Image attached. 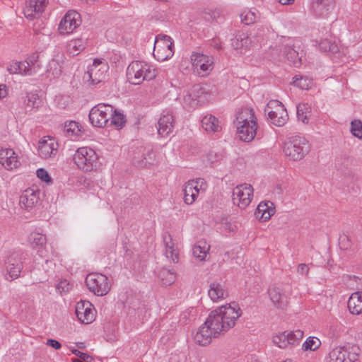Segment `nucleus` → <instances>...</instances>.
Segmentation results:
<instances>
[{
    "mask_svg": "<svg viewBox=\"0 0 362 362\" xmlns=\"http://www.w3.org/2000/svg\"><path fill=\"white\" fill-rule=\"evenodd\" d=\"M70 350L73 354H74L75 356L80 358L79 360H81L84 362L94 361V358L86 353L81 352L76 349L70 348Z\"/></svg>",
    "mask_w": 362,
    "mask_h": 362,
    "instance_id": "nucleus-50",
    "label": "nucleus"
},
{
    "mask_svg": "<svg viewBox=\"0 0 362 362\" xmlns=\"http://www.w3.org/2000/svg\"><path fill=\"white\" fill-rule=\"evenodd\" d=\"M336 0H310V9L317 17L326 18L334 10Z\"/></svg>",
    "mask_w": 362,
    "mask_h": 362,
    "instance_id": "nucleus-15",
    "label": "nucleus"
},
{
    "mask_svg": "<svg viewBox=\"0 0 362 362\" xmlns=\"http://www.w3.org/2000/svg\"><path fill=\"white\" fill-rule=\"evenodd\" d=\"M38 55L34 54L32 56H30L25 62H30V66L35 68V72L37 71L36 69V62H37Z\"/></svg>",
    "mask_w": 362,
    "mask_h": 362,
    "instance_id": "nucleus-60",
    "label": "nucleus"
},
{
    "mask_svg": "<svg viewBox=\"0 0 362 362\" xmlns=\"http://www.w3.org/2000/svg\"><path fill=\"white\" fill-rule=\"evenodd\" d=\"M157 70L153 66L141 61L132 62L127 67V76L130 83L139 85L144 81L154 79Z\"/></svg>",
    "mask_w": 362,
    "mask_h": 362,
    "instance_id": "nucleus-3",
    "label": "nucleus"
},
{
    "mask_svg": "<svg viewBox=\"0 0 362 362\" xmlns=\"http://www.w3.org/2000/svg\"><path fill=\"white\" fill-rule=\"evenodd\" d=\"M208 295L214 302L225 298L228 296L225 284L217 281H213L210 284Z\"/></svg>",
    "mask_w": 362,
    "mask_h": 362,
    "instance_id": "nucleus-23",
    "label": "nucleus"
},
{
    "mask_svg": "<svg viewBox=\"0 0 362 362\" xmlns=\"http://www.w3.org/2000/svg\"><path fill=\"white\" fill-rule=\"evenodd\" d=\"M11 155H15V152L11 148H1L0 149V163L2 165L5 163L6 158L11 156Z\"/></svg>",
    "mask_w": 362,
    "mask_h": 362,
    "instance_id": "nucleus-54",
    "label": "nucleus"
},
{
    "mask_svg": "<svg viewBox=\"0 0 362 362\" xmlns=\"http://www.w3.org/2000/svg\"><path fill=\"white\" fill-rule=\"evenodd\" d=\"M279 47L281 52L280 56L286 58L294 66L300 65V57L298 52L294 49L291 40L284 39V42L279 45Z\"/></svg>",
    "mask_w": 362,
    "mask_h": 362,
    "instance_id": "nucleus-16",
    "label": "nucleus"
},
{
    "mask_svg": "<svg viewBox=\"0 0 362 362\" xmlns=\"http://www.w3.org/2000/svg\"><path fill=\"white\" fill-rule=\"evenodd\" d=\"M191 61L194 69L202 76L209 74L214 68L213 58L199 52H193Z\"/></svg>",
    "mask_w": 362,
    "mask_h": 362,
    "instance_id": "nucleus-13",
    "label": "nucleus"
},
{
    "mask_svg": "<svg viewBox=\"0 0 362 362\" xmlns=\"http://www.w3.org/2000/svg\"><path fill=\"white\" fill-rule=\"evenodd\" d=\"M163 243L165 247V256L173 262H178V252L175 247L171 235L169 233H165L163 235Z\"/></svg>",
    "mask_w": 362,
    "mask_h": 362,
    "instance_id": "nucleus-28",
    "label": "nucleus"
},
{
    "mask_svg": "<svg viewBox=\"0 0 362 362\" xmlns=\"http://www.w3.org/2000/svg\"><path fill=\"white\" fill-rule=\"evenodd\" d=\"M339 351L341 353L342 362H356L361 354V349L357 345L348 344L339 346Z\"/></svg>",
    "mask_w": 362,
    "mask_h": 362,
    "instance_id": "nucleus-24",
    "label": "nucleus"
},
{
    "mask_svg": "<svg viewBox=\"0 0 362 362\" xmlns=\"http://www.w3.org/2000/svg\"><path fill=\"white\" fill-rule=\"evenodd\" d=\"M37 252L40 256L42 257H47V250L42 247H40L39 250H37Z\"/></svg>",
    "mask_w": 362,
    "mask_h": 362,
    "instance_id": "nucleus-63",
    "label": "nucleus"
},
{
    "mask_svg": "<svg viewBox=\"0 0 362 362\" xmlns=\"http://www.w3.org/2000/svg\"><path fill=\"white\" fill-rule=\"evenodd\" d=\"M235 125L239 139L244 142L252 141L258 128L254 110L248 107L242 109L237 115Z\"/></svg>",
    "mask_w": 362,
    "mask_h": 362,
    "instance_id": "nucleus-2",
    "label": "nucleus"
},
{
    "mask_svg": "<svg viewBox=\"0 0 362 362\" xmlns=\"http://www.w3.org/2000/svg\"><path fill=\"white\" fill-rule=\"evenodd\" d=\"M253 188L250 185H238L233 190L232 199L234 204L240 209H245L251 202Z\"/></svg>",
    "mask_w": 362,
    "mask_h": 362,
    "instance_id": "nucleus-10",
    "label": "nucleus"
},
{
    "mask_svg": "<svg viewBox=\"0 0 362 362\" xmlns=\"http://www.w3.org/2000/svg\"><path fill=\"white\" fill-rule=\"evenodd\" d=\"M275 213V207L270 201L262 202L257 206L255 215L263 221L269 220Z\"/></svg>",
    "mask_w": 362,
    "mask_h": 362,
    "instance_id": "nucleus-26",
    "label": "nucleus"
},
{
    "mask_svg": "<svg viewBox=\"0 0 362 362\" xmlns=\"http://www.w3.org/2000/svg\"><path fill=\"white\" fill-rule=\"evenodd\" d=\"M204 93V89L198 84L193 86L189 89L185 90L183 104L188 107H194L198 103V98Z\"/></svg>",
    "mask_w": 362,
    "mask_h": 362,
    "instance_id": "nucleus-22",
    "label": "nucleus"
},
{
    "mask_svg": "<svg viewBox=\"0 0 362 362\" xmlns=\"http://www.w3.org/2000/svg\"><path fill=\"white\" fill-rule=\"evenodd\" d=\"M297 272H298V274H300L301 275L308 276V272H309V267L305 264H300L298 266Z\"/></svg>",
    "mask_w": 362,
    "mask_h": 362,
    "instance_id": "nucleus-59",
    "label": "nucleus"
},
{
    "mask_svg": "<svg viewBox=\"0 0 362 362\" xmlns=\"http://www.w3.org/2000/svg\"><path fill=\"white\" fill-rule=\"evenodd\" d=\"M158 133L163 137L169 135L174 128V116L171 110H165L163 112L158 120Z\"/></svg>",
    "mask_w": 362,
    "mask_h": 362,
    "instance_id": "nucleus-18",
    "label": "nucleus"
},
{
    "mask_svg": "<svg viewBox=\"0 0 362 362\" xmlns=\"http://www.w3.org/2000/svg\"><path fill=\"white\" fill-rule=\"evenodd\" d=\"M88 44L87 40L83 38H77L73 40L69 43V47L73 49L74 54H78L83 50Z\"/></svg>",
    "mask_w": 362,
    "mask_h": 362,
    "instance_id": "nucleus-42",
    "label": "nucleus"
},
{
    "mask_svg": "<svg viewBox=\"0 0 362 362\" xmlns=\"http://www.w3.org/2000/svg\"><path fill=\"white\" fill-rule=\"evenodd\" d=\"M280 4L282 5H288L292 4L294 0H278Z\"/></svg>",
    "mask_w": 362,
    "mask_h": 362,
    "instance_id": "nucleus-64",
    "label": "nucleus"
},
{
    "mask_svg": "<svg viewBox=\"0 0 362 362\" xmlns=\"http://www.w3.org/2000/svg\"><path fill=\"white\" fill-rule=\"evenodd\" d=\"M303 337V332L297 329L292 332L285 331L273 337V342L279 348L285 349L288 346L297 345Z\"/></svg>",
    "mask_w": 362,
    "mask_h": 362,
    "instance_id": "nucleus-12",
    "label": "nucleus"
},
{
    "mask_svg": "<svg viewBox=\"0 0 362 362\" xmlns=\"http://www.w3.org/2000/svg\"><path fill=\"white\" fill-rule=\"evenodd\" d=\"M112 114V106L98 104L93 107L89 113V120L97 127H108V122Z\"/></svg>",
    "mask_w": 362,
    "mask_h": 362,
    "instance_id": "nucleus-8",
    "label": "nucleus"
},
{
    "mask_svg": "<svg viewBox=\"0 0 362 362\" xmlns=\"http://www.w3.org/2000/svg\"><path fill=\"white\" fill-rule=\"evenodd\" d=\"M40 194V192L39 190L30 188L25 190L20 197L19 204L21 206L27 210L32 209L39 202Z\"/></svg>",
    "mask_w": 362,
    "mask_h": 362,
    "instance_id": "nucleus-20",
    "label": "nucleus"
},
{
    "mask_svg": "<svg viewBox=\"0 0 362 362\" xmlns=\"http://www.w3.org/2000/svg\"><path fill=\"white\" fill-rule=\"evenodd\" d=\"M81 23L80 14L75 11H69L61 20L58 30L61 34H70Z\"/></svg>",
    "mask_w": 362,
    "mask_h": 362,
    "instance_id": "nucleus-14",
    "label": "nucleus"
},
{
    "mask_svg": "<svg viewBox=\"0 0 362 362\" xmlns=\"http://www.w3.org/2000/svg\"><path fill=\"white\" fill-rule=\"evenodd\" d=\"M6 158L5 163H4L2 165L8 170L17 168L20 165V162L14 155H11V156H8Z\"/></svg>",
    "mask_w": 362,
    "mask_h": 362,
    "instance_id": "nucleus-47",
    "label": "nucleus"
},
{
    "mask_svg": "<svg viewBox=\"0 0 362 362\" xmlns=\"http://www.w3.org/2000/svg\"><path fill=\"white\" fill-rule=\"evenodd\" d=\"M86 284L90 291L98 296L106 295L110 289L108 278L102 274H88L86 278Z\"/></svg>",
    "mask_w": 362,
    "mask_h": 362,
    "instance_id": "nucleus-7",
    "label": "nucleus"
},
{
    "mask_svg": "<svg viewBox=\"0 0 362 362\" xmlns=\"http://www.w3.org/2000/svg\"><path fill=\"white\" fill-rule=\"evenodd\" d=\"M159 276L163 284L165 286L172 284L175 280V274L174 271L170 269H163L160 272Z\"/></svg>",
    "mask_w": 362,
    "mask_h": 362,
    "instance_id": "nucleus-40",
    "label": "nucleus"
},
{
    "mask_svg": "<svg viewBox=\"0 0 362 362\" xmlns=\"http://www.w3.org/2000/svg\"><path fill=\"white\" fill-rule=\"evenodd\" d=\"M265 111H268V119L271 123L276 127H283L288 119L286 109L278 100L269 101Z\"/></svg>",
    "mask_w": 362,
    "mask_h": 362,
    "instance_id": "nucleus-9",
    "label": "nucleus"
},
{
    "mask_svg": "<svg viewBox=\"0 0 362 362\" xmlns=\"http://www.w3.org/2000/svg\"><path fill=\"white\" fill-rule=\"evenodd\" d=\"M108 65L99 59H95L84 75V78L90 81L91 84L96 85L102 82L106 76Z\"/></svg>",
    "mask_w": 362,
    "mask_h": 362,
    "instance_id": "nucleus-11",
    "label": "nucleus"
},
{
    "mask_svg": "<svg viewBox=\"0 0 362 362\" xmlns=\"http://www.w3.org/2000/svg\"><path fill=\"white\" fill-rule=\"evenodd\" d=\"M29 239L32 244H35L39 247H42L47 241L46 236L37 232L31 233Z\"/></svg>",
    "mask_w": 362,
    "mask_h": 362,
    "instance_id": "nucleus-44",
    "label": "nucleus"
},
{
    "mask_svg": "<svg viewBox=\"0 0 362 362\" xmlns=\"http://www.w3.org/2000/svg\"><path fill=\"white\" fill-rule=\"evenodd\" d=\"M309 151L308 141L304 137L291 136L284 143V153L285 156L293 160L303 159Z\"/></svg>",
    "mask_w": 362,
    "mask_h": 362,
    "instance_id": "nucleus-4",
    "label": "nucleus"
},
{
    "mask_svg": "<svg viewBox=\"0 0 362 362\" xmlns=\"http://www.w3.org/2000/svg\"><path fill=\"white\" fill-rule=\"evenodd\" d=\"M202 126L207 132H218L221 129L218 124V119L211 115L202 118Z\"/></svg>",
    "mask_w": 362,
    "mask_h": 362,
    "instance_id": "nucleus-30",
    "label": "nucleus"
},
{
    "mask_svg": "<svg viewBox=\"0 0 362 362\" xmlns=\"http://www.w3.org/2000/svg\"><path fill=\"white\" fill-rule=\"evenodd\" d=\"M127 122L126 117L124 114L112 107V114L108 122V127L114 126L117 129L123 128Z\"/></svg>",
    "mask_w": 362,
    "mask_h": 362,
    "instance_id": "nucleus-31",
    "label": "nucleus"
},
{
    "mask_svg": "<svg viewBox=\"0 0 362 362\" xmlns=\"http://www.w3.org/2000/svg\"><path fill=\"white\" fill-rule=\"evenodd\" d=\"M93 305L89 301H80L76 305V314L78 319L84 324H89L95 319Z\"/></svg>",
    "mask_w": 362,
    "mask_h": 362,
    "instance_id": "nucleus-17",
    "label": "nucleus"
},
{
    "mask_svg": "<svg viewBox=\"0 0 362 362\" xmlns=\"http://www.w3.org/2000/svg\"><path fill=\"white\" fill-rule=\"evenodd\" d=\"M25 254L21 250L10 252L4 257V266L6 271L5 277L12 281L20 276L23 268V259Z\"/></svg>",
    "mask_w": 362,
    "mask_h": 362,
    "instance_id": "nucleus-5",
    "label": "nucleus"
},
{
    "mask_svg": "<svg viewBox=\"0 0 362 362\" xmlns=\"http://www.w3.org/2000/svg\"><path fill=\"white\" fill-rule=\"evenodd\" d=\"M219 13L216 11H204L202 13V17L207 21H211L216 19Z\"/></svg>",
    "mask_w": 362,
    "mask_h": 362,
    "instance_id": "nucleus-55",
    "label": "nucleus"
},
{
    "mask_svg": "<svg viewBox=\"0 0 362 362\" xmlns=\"http://www.w3.org/2000/svg\"><path fill=\"white\" fill-rule=\"evenodd\" d=\"M269 295L273 303L279 308H284L286 306L288 300L287 296L281 292V290L276 286H274L269 290Z\"/></svg>",
    "mask_w": 362,
    "mask_h": 362,
    "instance_id": "nucleus-27",
    "label": "nucleus"
},
{
    "mask_svg": "<svg viewBox=\"0 0 362 362\" xmlns=\"http://www.w3.org/2000/svg\"><path fill=\"white\" fill-rule=\"evenodd\" d=\"M7 95V91L5 85H0V98H4Z\"/></svg>",
    "mask_w": 362,
    "mask_h": 362,
    "instance_id": "nucleus-62",
    "label": "nucleus"
},
{
    "mask_svg": "<svg viewBox=\"0 0 362 362\" xmlns=\"http://www.w3.org/2000/svg\"><path fill=\"white\" fill-rule=\"evenodd\" d=\"M46 345L52 347L55 350H59L62 347L61 343L53 339H48L47 340Z\"/></svg>",
    "mask_w": 362,
    "mask_h": 362,
    "instance_id": "nucleus-58",
    "label": "nucleus"
},
{
    "mask_svg": "<svg viewBox=\"0 0 362 362\" xmlns=\"http://www.w3.org/2000/svg\"><path fill=\"white\" fill-rule=\"evenodd\" d=\"M57 146L58 144L54 139H43L39 142L38 153L42 158H49L57 153Z\"/></svg>",
    "mask_w": 362,
    "mask_h": 362,
    "instance_id": "nucleus-21",
    "label": "nucleus"
},
{
    "mask_svg": "<svg viewBox=\"0 0 362 362\" xmlns=\"http://www.w3.org/2000/svg\"><path fill=\"white\" fill-rule=\"evenodd\" d=\"M312 79L308 76H296L292 83L301 89L308 90L312 85Z\"/></svg>",
    "mask_w": 362,
    "mask_h": 362,
    "instance_id": "nucleus-39",
    "label": "nucleus"
},
{
    "mask_svg": "<svg viewBox=\"0 0 362 362\" xmlns=\"http://www.w3.org/2000/svg\"><path fill=\"white\" fill-rule=\"evenodd\" d=\"M64 132L68 137L77 136L81 132V126L75 121H69L64 124Z\"/></svg>",
    "mask_w": 362,
    "mask_h": 362,
    "instance_id": "nucleus-36",
    "label": "nucleus"
},
{
    "mask_svg": "<svg viewBox=\"0 0 362 362\" xmlns=\"http://www.w3.org/2000/svg\"><path fill=\"white\" fill-rule=\"evenodd\" d=\"M23 100L25 107L30 110L38 108L41 104V100L37 94L35 93H26V95L23 98Z\"/></svg>",
    "mask_w": 362,
    "mask_h": 362,
    "instance_id": "nucleus-37",
    "label": "nucleus"
},
{
    "mask_svg": "<svg viewBox=\"0 0 362 362\" xmlns=\"http://www.w3.org/2000/svg\"><path fill=\"white\" fill-rule=\"evenodd\" d=\"M351 240L347 234L343 233L340 235L339 238V245L340 249L344 250H348L349 248H351Z\"/></svg>",
    "mask_w": 362,
    "mask_h": 362,
    "instance_id": "nucleus-48",
    "label": "nucleus"
},
{
    "mask_svg": "<svg viewBox=\"0 0 362 362\" xmlns=\"http://www.w3.org/2000/svg\"><path fill=\"white\" fill-rule=\"evenodd\" d=\"M319 48L322 52L336 54L339 51V43L334 38H325L319 43Z\"/></svg>",
    "mask_w": 362,
    "mask_h": 362,
    "instance_id": "nucleus-32",
    "label": "nucleus"
},
{
    "mask_svg": "<svg viewBox=\"0 0 362 362\" xmlns=\"http://www.w3.org/2000/svg\"><path fill=\"white\" fill-rule=\"evenodd\" d=\"M72 285L69 284V282L66 279H64L59 281V283L57 285L56 289L58 292H68L71 290Z\"/></svg>",
    "mask_w": 362,
    "mask_h": 362,
    "instance_id": "nucleus-52",
    "label": "nucleus"
},
{
    "mask_svg": "<svg viewBox=\"0 0 362 362\" xmlns=\"http://www.w3.org/2000/svg\"><path fill=\"white\" fill-rule=\"evenodd\" d=\"M147 156L148 158L145 156L141 161H137L139 165L146 166L147 165H150L151 163V160H153L152 156H154V153L152 151H148Z\"/></svg>",
    "mask_w": 362,
    "mask_h": 362,
    "instance_id": "nucleus-56",
    "label": "nucleus"
},
{
    "mask_svg": "<svg viewBox=\"0 0 362 362\" xmlns=\"http://www.w3.org/2000/svg\"><path fill=\"white\" fill-rule=\"evenodd\" d=\"M342 355L339 351V346L333 349L329 353L327 362H342Z\"/></svg>",
    "mask_w": 362,
    "mask_h": 362,
    "instance_id": "nucleus-49",
    "label": "nucleus"
},
{
    "mask_svg": "<svg viewBox=\"0 0 362 362\" xmlns=\"http://www.w3.org/2000/svg\"><path fill=\"white\" fill-rule=\"evenodd\" d=\"M74 160L80 169L88 172L97 168L98 157L93 149L88 147H81L75 152Z\"/></svg>",
    "mask_w": 362,
    "mask_h": 362,
    "instance_id": "nucleus-6",
    "label": "nucleus"
},
{
    "mask_svg": "<svg viewBox=\"0 0 362 362\" xmlns=\"http://www.w3.org/2000/svg\"><path fill=\"white\" fill-rule=\"evenodd\" d=\"M241 315L242 310L235 302L211 311L197 332L194 336L195 342L200 346L209 345L212 338H216L232 328Z\"/></svg>",
    "mask_w": 362,
    "mask_h": 362,
    "instance_id": "nucleus-1",
    "label": "nucleus"
},
{
    "mask_svg": "<svg viewBox=\"0 0 362 362\" xmlns=\"http://www.w3.org/2000/svg\"><path fill=\"white\" fill-rule=\"evenodd\" d=\"M241 21L245 25H250L256 21V13L252 11H245L240 14Z\"/></svg>",
    "mask_w": 362,
    "mask_h": 362,
    "instance_id": "nucleus-46",
    "label": "nucleus"
},
{
    "mask_svg": "<svg viewBox=\"0 0 362 362\" xmlns=\"http://www.w3.org/2000/svg\"><path fill=\"white\" fill-rule=\"evenodd\" d=\"M348 308L352 314L362 313V292H355L351 294L348 300Z\"/></svg>",
    "mask_w": 362,
    "mask_h": 362,
    "instance_id": "nucleus-29",
    "label": "nucleus"
},
{
    "mask_svg": "<svg viewBox=\"0 0 362 362\" xmlns=\"http://www.w3.org/2000/svg\"><path fill=\"white\" fill-rule=\"evenodd\" d=\"M174 54L173 47H162L160 46L153 47V54L154 57L159 62H164L170 58Z\"/></svg>",
    "mask_w": 362,
    "mask_h": 362,
    "instance_id": "nucleus-34",
    "label": "nucleus"
},
{
    "mask_svg": "<svg viewBox=\"0 0 362 362\" xmlns=\"http://www.w3.org/2000/svg\"><path fill=\"white\" fill-rule=\"evenodd\" d=\"M36 175L39 179H40L42 181H44L45 182H51L52 179L50 176L49 175L47 170H45L44 168H40L37 170Z\"/></svg>",
    "mask_w": 362,
    "mask_h": 362,
    "instance_id": "nucleus-53",
    "label": "nucleus"
},
{
    "mask_svg": "<svg viewBox=\"0 0 362 362\" xmlns=\"http://www.w3.org/2000/svg\"><path fill=\"white\" fill-rule=\"evenodd\" d=\"M195 183L196 182H194V180H191L185 185V187L183 189L184 201L187 204H193L198 197L194 192V187H196Z\"/></svg>",
    "mask_w": 362,
    "mask_h": 362,
    "instance_id": "nucleus-33",
    "label": "nucleus"
},
{
    "mask_svg": "<svg viewBox=\"0 0 362 362\" xmlns=\"http://www.w3.org/2000/svg\"><path fill=\"white\" fill-rule=\"evenodd\" d=\"M160 46L162 47H173L174 46L173 39L166 35H158L156 37L154 47Z\"/></svg>",
    "mask_w": 362,
    "mask_h": 362,
    "instance_id": "nucleus-41",
    "label": "nucleus"
},
{
    "mask_svg": "<svg viewBox=\"0 0 362 362\" xmlns=\"http://www.w3.org/2000/svg\"><path fill=\"white\" fill-rule=\"evenodd\" d=\"M47 3V0H26L23 8L25 16L30 20H33L36 15L44 11Z\"/></svg>",
    "mask_w": 362,
    "mask_h": 362,
    "instance_id": "nucleus-19",
    "label": "nucleus"
},
{
    "mask_svg": "<svg viewBox=\"0 0 362 362\" xmlns=\"http://www.w3.org/2000/svg\"><path fill=\"white\" fill-rule=\"evenodd\" d=\"M209 250V245H207L205 242H199L198 244L193 247L192 253L197 259L204 261L206 259Z\"/></svg>",
    "mask_w": 362,
    "mask_h": 362,
    "instance_id": "nucleus-35",
    "label": "nucleus"
},
{
    "mask_svg": "<svg viewBox=\"0 0 362 362\" xmlns=\"http://www.w3.org/2000/svg\"><path fill=\"white\" fill-rule=\"evenodd\" d=\"M310 107L305 103H300L297 106V117L298 119L303 123L308 122V117L310 115Z\"/></svg>",
    "mask_w": 362,
    "mask_h": 362,
    "instance_id": "nucleus-38",
    "label": "nucleus"
},
{
    "mask_svg": "<svg viewBox=\"0 0 362 362\" xmlns=\"http://www.w3.org/2000/svg\"><path fill=\"white\" fill-rule=\"evenodd\" d=\"M7 71L11 74H20L25 76H31L35 74V68L31 67L28 62H16L7 67Z\"/></svg>",
    "mask_w": 362,
    "mask_h": 362,
    "instance_id": "nucleus-25",
    "label": "nucleus"
},
{
    "mask_svg": "<svg viewBox=\"0 0 362 362\" xmlns=\"http://www.w3.org/2000/svg\"><path fill=\"white\" fill-rule=\"evenodd\" d=\"M321 344V342L319 339L316 337H308L306 341L302 345V349L304 351H315L316 350Z\"/></svg>",
    "mask_w": 362,
    "mask_h": 362,
    "instance_id": "nucleus-43",
    "label": "nucleus"
},
{
    "mask_svg": "<svg viewBox=\"0 0 362 362\" xmlns=\"http://www.w3.org/2000/svg\"><path fill=\"white\" fill-rule=\"evenodd\" d=\"M351 134L362 140V122L361 120L354 119L351 122Z\"/></svg>",
    "mask_w": 362,
    "mask_h": 362,
    "instance_id": "nucleus-45",
    "label": "nucleus"
},
{
    "mask_svg": "<svg viewBox=\"0 0 362 362\" xmlns=\"http://www.w3.org/2000/svg\"><path fill=\"white\" fill-rule=\"evenodd\" d=\"M265 31L269 32L268 28H264V27H261V28L257 29V32L256 35L257 37H264L265 35V33H264Z\"/></svg>",
    "mask_w": 362,
    "mask_h": 362,
    "instance_id": "nucleus-61",
    "label": "nucleus"
},
{
    "mask_svg": "<svg viewBox=\"0 0 362 362\" xmlns=\"http://www.w3.org/2000/svg\"><path fill=\"white\" fill-rule=\"evenodd\" d=\"M194 182H196V187H194V192L198 196L199 192H203L206 190L207 185L203 178H197L194 180Z\"/></svg>",
    "mask_w": 362,
    "mask_h": 362,
    "instance_id": "nucleus-51",
    "label": "nucleus"
},
{
    "mask_svg": "<svg viewBox=\"0 0 362 362\" xmlns=\"http://www.w3.org/2000/svg\"><path fill=\"white\" fill-rule=\"evenodd\" d=\"M349 177L350 178V183L353 184L354 185H356L358 187V184L361 180V177L354 173H350L349 174Z\"/></svg>",
    "mask_w": 362,
    "mask_h": 362,
    "instance_id": "nucleus-57",
    "label": "nucleus"
}]
</instances>
